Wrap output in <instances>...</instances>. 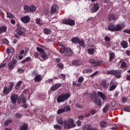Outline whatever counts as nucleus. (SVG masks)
Wrapping results in <instances>:
<instances>
[{"label":"nucleus","instance_id":"nucleus-51","mask_svg":"<svg viewBox=\"0 0 130 130\" xmlns=\"http://www.w3.org/2000/svg\"><path fill=\"white\" fill-rule=\"evenodd\" d=\"M17 73H18L19 74H22L24 73V70L22 68H19L17 69Z\"/></svg>","mask_w":130,"mask_h":130},{"label":"nucleus","instance_id":"nucleus-46","mask_svg":"<svg viewBox=\"0 0 130 130\" xmlns=\"http://www.w3.org/2000/svg\"><path fill=\"white\" fill-rule=\"evenodd\" d=\"M24 11H26V12H30V7L27 5H25L24 7Z\"/></svg>","mask_w":130,"mask_h":130},{"label":"nucleus","instance_id":"nucleus-62","mask_svg":"<svg viewBox=\"0 0 130 130\" xmlns=\"http://www.w3.org/2000/svg\"><path fill=\"white\" fill-rule=\"evenodd\" d=\"M15 117L17 118H20V117H21V114L18 113H17L16 115H15Z\"/></svg>","mask_w":130,"mask_h":130},{"label":"nucleus","instance_id":"nucleus-13","mask_svg":"<svg viewBox=\"0 0 130 130\" xmlns=\"http://www.w3.org/2000/svg\"><path fill=\"white\" fill-rule=\"evenodd\" d=\"M60 87H61V83H57L52 86L51 89L52 91H55V90H57V89L60 88Z\"/></svg>","mask_w":130,"mask_h":130},{"label":"nucleus","instance_id":"nucleus-50","mask_svg":"<svg viewBox=\"0 0 130 130\" xmlns=\"http://www.w3.org/2000/svg\"><path fill=\"white\" fill-rule=\"evenodd\" d=\"M54 128H55V129H61V126L59 125H54Z\"/></svg>","mask_w":130,"mask_h":130},{"label":"nucleus","instance_id":"nucleus-32","mask_svg":"<svg viewBox=\"0 0 130 130\" xmlns=\"http://www.w3.org/2000/svg\"><path fill=\"white\" fill-rule=\"evenodd\" d=\"M21 85H22V81H19L16 84V86L15 87L16 90H18V89H19V88H20V86H21Z\"/></svg>","mask_w":130,"mask_h":130},{"label":"nucleus","instance_id":"nucleus-24","mask_svg":"<svg viewBox=\"0 0 130 130\" xmlns=\"http://www.w3.org/2000/svg\"><path fill=\"white\" fill-rule=\"evenodd\" d=\"M121 30V25L120 24H117L115 26V32Z\"/></svg>","mask_w":130,"mask_h":130},{"label":"nucleus","instance_id":"nucleus-38","mask_svg":"<svg viewBox=\"0 0 130 130\" xmlns=\"http://www.w3.org/2000/svg\"><path fill=\"white\" fill-rule=\"evenodd\" d=\"M64 109V112H69V111H70L71 110V107L70 106L65 107L64 108H63Z\"/></svg>","mask_w":130,"mask_h":130},{"label":"nucleus","instance_id":"nucleus-34","mask_svg":"<svg viewBox=\"0 0 130 130\" xmlns=\"http://www.w3.org/2000/svg\"><path fill=\"white\" fill-rule=\"evenodd\" d=\"M20 100H21L22 103H26V101H27V98H26V96H23V95H22L20 97Z\"/></svg>","mask_w":130,"mask_h":130},{"label":"nucleus","instance_id":"nucleus-6","mask_svg":"<svg viewBox=\"0 0 130 130\" xmlns=\"http://www.w3.org/2000/svg\"><path fill=\"white\" fill-rule=\"evenodd\" d=\"M89 62H90L92 67H99L103 63L102 61H97L95 59H91L89 60Z\"/></svg>","mask_w":130,"mask_h":130},{"label":"nucleus","instance_id":"nucleus-45","mask_svg":"<svg viewBox=\"0 0 130 130\" xmlns=\"http://www.w3.org/2000/svg\"><path fill=\"white\" fill-rule=\"evenodd\" d=\"M7 17L8 18H10L11 19H13L14 18V15L10 12H7Z\"/></svg>","mask_w":130,"mask_h":130},{"label":"nucleus","instance_id":"nucleus-15","mask_svg":"<svg viewBox=\"0 0 130 130\" xmlns=\"http://www.w3.org/2000/svg\"><path fill=\"white\" fill-rule=\"evenodd\" d=\"M98 95L99 96V97L102 98L103 101H104L106 99V96L105 95V94L101 92V91L98 92Z\"/></svg>","mask_w":130,"mask_h":130},{"label":"nucleus","instance_id":"nucleus-21","mask_svg":"<svg viewBox=\"0 0 130 130\" xmlns=\"http://www.w3.org/2000/svg\"><path fill=\"white\" fill-rule=\"evenodd\" d=\"M109 55V61L110 62H111V61H112V59H113V57L115 56V54L113 52L110 51Z\"/></svg>","mask_w":130,"mask_h":130},{"label":"nucleus","instance_id":"nucleus-11","mask_svg":"<svg viewBox=\"0 0 130 130\" xmlns=\"http://www.w3.org/2000/svg\"><path fill=\"white\" fill-rule=\"evenodd\" d=\"M20 21L22 22L24 24H27L30 21V17L29 16H25L21 17L20 18Z\"/></svg>","mask_w":130,"mask_h":130},{"label":"nucleus","instance_id":"nucleus-42","mask_svg":"<svg viewBox=\"0 0 130 130\" xmlns=\"http://www.w3.org/2000/svg\"><path fill=\"white\" fill-rule=\"evenodd\" d=\"M88 53L89 54H90V55H92V54H93L94 53V49H88L87 50Z\"/></svg>","mask_w":130,"mask_h":130},{"label":"nucleus","instance_id":"nucleus-49","mask_svg":"<svg viewBox=\"0 0 130 130\" xmlns=\"http://www.w3.org/2000/svg\"><path fill=\"white\" fill-rule=\"evenodd\" d=\"M83 82H84V77H80L78 78V83H83Z\"/></svg>","mask_w":130,"mask_h":130},{"label":"nucleus","instance_id":"nucleus-57","mask_svg":"<svg viewBox=\"0 0 130 130\" xmlns=\"http://www.w3.org/2000/svg\"><path fill=\"white\" fill-rule=\"evenodd\" d=\"M105 40L107 42L110 41V38L108 36H106L105 37Z\"/></svg>","mask_w":130,"mask_h":130},{"label":"nucleus","instance_id":"nucleus-27","mask_svg":"<svg viewBox=\"0 0 130 130\" xmlns=\"http://www.w3.org/2000/svg\"><path fill=\"white\" fill-rule=\"evenodd\" d=\"M57 122L58 124H60L61 125L62 124H64V121L62 120V118H59L57 120Z\"/></svg>","mask_w":130,"mask_h":130},{"label":"nucleus","instance_id":"nucleus-48","mask_svg":"<svg viewBox=\"0 0 130 130\" xmlns=\"http://www.w3.org/2000/svg\"><path fill=\"white\" fill-rule=\"evenodd\" d=\"M16 32L17 33V34H18V35H23V31L21 30H20L19 29H17L16 30Z\"/></svg>","mask_w":130,"mask_h":130},{"label":"nucleus","instance_id":"nucleus-2","mask_svg":"<svg viewBox=\"0 0 130 130\" xmlns=\"http://www.w3.org/2000/svg\"><path fill=\"white\" fill-rule=\"evenodd\" d=\"M70 97H71V94L69 92L61 94L57 97V102L58 103H61L63 101H66V100H68Z\"/></svg>","mask_w":130,"mask_h":130},{"label":"nucleus","instance_id":"nucleus-36","mask_svg":"<svg viewBox=\"0 0 130 130\" xmlns=\"http://www.w3.org/2000/svg\"><path fill=\"white\" fill-rule=\"evenodd\" d=\"M28 128V125L25 124L23 125L20 126V130H27Z\"/></svg>","mask_w":130,"mask_h":130},{"label":"nucleus","instance_id":"nucleus-23","mask_svg":"<svg viewBox=\"0 0 130 130\" xmlns=\"http://www.w3.org/2000/svg\"><path fill=\"white\" fill-rule=\"evenodd\" d=\"M44 34H46V35H50V34L51 33V30H50L48 28H44Z\"/></svg>","mask_w":130,"mask_h":130},{"label":"nucleus","instance_id":"nucleus-33","mask_svg":"<svg viewBox=\"0 0 130 130\" xmlns=\"http://www.w3.org/2000/svg\"><path fill=\"white\" fill-rule=\"evenodd\" d=\"M37 8L34 5H32L29 7V11L30 12H35Z\"/></svg>","mask_w":130,"mask_h":130},{"label":"nucleus","instance_id":"nucleus-64","mask_svg":"<svg viewBox=\"0 0 130 130\" xmlns=\"http://www.w3.org/2000/svg\"><path fill=\"white\" fill-rule=\"evenodd\" d=\"M116 104V102H115V101H113L112 102V106L113 107H114V106H115Z\"/></svg>","mask_w":130,"mask_h":130},{"label":"nucleus","instance_id":"nucleus-16","mask_svg":"<svg viewBox=\"0 0 130 130\" xmlns=\"http://www.w3.org/2000/svg\"><path fill=\"white\" fill-rule=\"evenodd\" d=\"M101 85L104 88H105V89H107L108 86H109V84H107V82L105 80H103L101 81Z\"/></svg>","mask_w":130,"mask_h":130},{"label":"nucleus","instance_id":"nucleus-39","mask_svg":"<svg viewBox=\"0 0 130 130\" xmlns=\"http://www.w3.org/2000/svg\"><path fill=\"white\" fill-rule=\"evenodd\" d=\"M86 130H98L97 128L91 127V125L87 126Z\"/></svg>","mask_w":130,"mask_h":130},{"label":"nucleus","instance_id":"nucleus-4","mask_svg":"<svg viewBox=\"0 0 130 130\" xmlns=\"http://www.w3.org/2000/svg\"><path fill=\"white\" fill-rule=\"evenodd\" d=\"M91 96L93 99H94V102L96 105L98 106H101V104L102 103V101L101 99L97 96V93L93 92L91 94Z\"/></svg>","mask_w":130,"mask_h":130},{"label":"nucleus","instance_id":"nucleus-10","mask_svg":"<svg viewBox=\"0 0 130 130\" xmlns=\"http://www.w3.org/2000/svg\"><path fill=\"white\" fill-rule=\"evenodd\" d=\"M19 98V95L16 94H13L11 96V102L13 104H16L17 102V100H18V98Z\"/></svg>","mask_w":130,"mask_h":130},{"label":"nucleus","instance_id":"nucleus-5","mask_svg":"<svg viewBox=\"0 0 130 130\" xmlns=\"http://www.w3.org/2000/svg\"><path fill=\"white\" fill-rule=\"evenodd\" d=\"M37 50L40 52V55L43 59H48V55L45 53V51L41 48L37 47Z\"/></svg>","mask_w":130,"mask_h":130},{"label":"nucleus","instance_id":"nucleus-47","mask_svg":"<svg viewBox=\"0 0 130 130\" xmlns=\"http://www.w3.org/2000/svg\"><path fill=\"white\" fill-rule=\"evenodd\" d=\"M14 86H15V83L11 82L8 88L12 90H13V87H14Z\"/></svg>","mask_w":130,"mask_h":130},{"label":"nucleus","instance_id":"nucleus-61","mask_svg":"<svg viewBox=\"0 0 130 130\" xmlns=\"http://www.w3.org/2000/svg\"><path fill=\"white\" fill-rule=\"evenodd\" d=\"M86 73H89V74H91L92 72H93V70L92 69H86Z\"/></svg>","mask_w":130,"mask_h":130},{"label":"nucleus","instance_id":"nucleus-30","mask_svg":"<svg viewBox=\"0 0 130 130\" xmlns=\"http://www.w3.org/2000/svg\"><path fill=\"white\" fill-rule=\"evenodd\" d=\"M108 19L109 21H113V20H115V15L113 14H110L108 17Z\"/></svg>","mask_w":130,"mask_h":130},{"label":"nucleus","instance_id":"nucleus-41","mask_svg":"<svg viewBox=\"0 0 130 130\" xmlns=\"http://www.w3.org/2000/svg\"><path fill=\"white\" fill-rule=\"evenodd\" d=\"M36 23H37V24H38L40 26H42V22H41V20H40V19L39 18H37L36 19Z\"/></svg>","mask_w":130,"mask_h":130},{"label":"nucleus","instance_id":"nucleus-9","mask_svg":"<svg viewBox=\"0 0 130 130\" xmlns=\"http://www.w3.org/2000/svg\"><path fill=\"white\" fill-rule=\"evenodd\" d=\"M63 23L66 25H69L70 26H75L76 24L75 22V20H73L71 19H64L63 21Z\"/></svg>","mask_w":130,"mask_h":130},{"label":"nucleus","instance_id":"nucleus-40","mask_svg":"<svg viewBox=\"0 0 130 130\" xmlns=\"http://www.w3.org/2000/svg\"><path fill=\"white\" fill-rule=\"evenodd\" d=\"M12 121H13L12 120H7L5 121V126H8L9 124L12 123Z\"/></svg>","mask_w":130,"mask_h":130},{"label":"nucleus","instance_id":"nucleus-25","mask_svg":"<svg viewBox=\"0 0 130 130\" xmlns=\"http://www.w3.org/2000/svg\"><path fill=\"white\" fill-rule=\"evenodd\" d=\"M78 43L79 44V46H81L83 48H85V41L83 40L81 41L79 40Z\"/></svg>","mask_w":130,"mask_h":130},{"label":"nucleus","instance_id":"nucleus-17","mask_svg":"<svg viewBox=\"0 0 130 130\" xmlns=\"http://www.w3.org/2000/svg\"><path fill=\"white\" fill-rule=\"evenodd\" d=\"M110 85H111V87H110V89H109L110 91H113V90H115L116 89V85H114V82H113V81H111Z\"/></svg>","mask_w":130,"mask_h":130},{"label":"nucleus","instance_id":"nucleus-20","mask_svg":"<svg viewBox=\"0 0 130 130\" xmlns=\"http://www.w3.org/2000/svg\"><path fill=\"white\" fill-rule=\"evenodd\" d=\"M34 80L35 82L38 83L39 82H40L41 80H42V77L40 75H37L35 76Z\"/></svg>","mask_w":130,"mask_h":130},{"label":"nucleus","instance_id":"nucleus-55","mask_svg":"<svg viewBox=\"0 0 130 130\" xmlns=\"http://www.w3.org/2000/svg\"><path fill=\"white\" fill-rule=\"evenodd\" d=\"M85 116L84 115H79L78 116L79 119H80V120H83L85 118Z\"/></svg>","mask_w":130,"mask_h":130},{"label":"nucleus","instance_id":"nucleus-28","mask_svg":"<svg viewBox=\"0 0 130 130\" xmlns=\"http://www.w3.org/2000/svg\"><path fill=\"white\" fill-rule=\"evenodd\" d=\"M7 31V26H2L0 27V34L6 32Z\"/></svg>","mask_w":130,"mask_h":130},{"label":"nucleus","instance_id":"nucleus-43","mask_svg":"<svg viewBox=\"0 0 130 130\" xmlns=\"http://www.w3.org/2000/svg\"><path fill=\"white\" fill-rule=\"evenodd\" d=\"M63 112H64V109H63V108H61L58 110L57 113V114H61V113H63Z\"/></svg>","mask_w":130,"mask_h":130},{"label":"nucleus","instance_id":"nucleus-18","mask_svg":"<svg viewBox=\"0 0 130 130\" xmlns=\"http://www.w3.org/2000/svg\"><path fill=\"white\" fill-rule=\"evenodd\" d=\"M72 63L74 66H80L82 64V61L81 60H74L73 61Z\"/></svg>","mask_w":130,"mask_h":130},{"label":"nucleus","instance_id":"nucleus-3","mask_svg":"<svg viewBox=\"0 0 130 130\" xmlns=\"http://www.w3.org/2000/svg\"><path fill=\"white\" fill-rule=\"evenodd\" d=\"M121 73H122V71L119 70H112L107 71V73H108V75H113V76H115L117 79H119L120 77H121Z\"/></svg>","mask_w":130,"mask_h":130},{"label":"nucleus","instance_id":"nucleus-35","mask_svg":"<svg viewBox=\"0 0 130 130\" xmlns=\"http://www.w3.org/2000/svg\"><path fill=\"white\" fill-rule=\"evenodd\" d=\"M66 50H67V48H66V47L62 46L60 49V53H64Z\"/></svg>","mask_w":130,"mask_h":130},{"label":"nucleus","instance_id":"nucleus-54","mask_svg":"<svg viewBox=\"0 0 130 130\" xmlns=\"http://www.w3.org/2000/svg\"><path fill=\"white\" fill-rule=\"evenodd\" d=\"M75 106L77 108H80L82 109L83 108V106H81V105L79 104H76L75 105Z\"/></svg>","mask_w":130,"mask_h":130},{"label":"nucleus","instance_id":"nucleus-7","mask_svg":"<svg viewBox=\"0 0 130 130\" xmlns=\"http://www.w3.org/2000/svg\"><path fill=\"white\" fill-rule=\"evenodd\" d=\"M18 62L17 60L13 59L11 61H10L8 63V68L9 70H14L15 69V66Z\"/></svg>","mask_w":130,"mask_h":130},{"label":"nucleus","instance_id":"nucleus-37","mask_svg":"<svg viewBox=\"0 0 130 130\" xmlns=\"http://www.w3.org/2000/svg\"><path fill=\"white\" fill-rule=\"evenodd\" d=\"M121 69H126V62H122L121 66Z\"/></svg>","mask_w":130,"mask_h":130},{"label":"nucleus","instance_id":"nucleus-8","mask_svg":"<svg viewBox=\"0 0 130 130\" xmlns=\"http://www.w3.org/2000/svg\"><path fill=\"white\" fill-rule=\"evenodd\" d=\"M59 10V8H58V5L55 4L53 6H52L51 8V14H57V13H58V11Z\"/></svg>","mask_w":130,"mask_h":130},{"label":"nucleus","instance_id":"nucleus-12","mask_svg":"<svg viewBox=\"0 0 130 130\" xmlns=\"http://www.w3.org/2000/svg\"><path fill=\"white\" fill-rule=\"evenodd\" d=\"M99 10V4L98 3L94 4L91 8V13H95Z\"/></svg>","mask_w":130,"mask_h":130},{"label":"nucleus","instance_id":"nucleus-29","mask_svg":"<svg viewBox=\"0 0 130 130\" xmlns=\"http://www.w3.org/2000/svg\"><path fill=\"white\" fill-rule=\"evenodd\" d=\"M100 125L101 127H103V128H105V127L107 126V123L105 121H103L101 122Z\"/></svg>","mask_w":130,"mask_h":130},{"label":"nucleus","instance_id":"nucleus-56","mask_svg":"<svg viewBox=\"0 0 130 130\" xmlns=\"http://www.w3.org/2000/svg\"><path fill=\"white\" fill-rule=\"evenodd\" d=\"M76 123L78 126H81V125H82V122H81V121L80 120L77 121Z\"/></svg>","mask_w":130,"mask_h":130},{"label":"nucleus","instance_id":"nucleus-19","mask_svg":"<svg viewBox=\"0 0 130 130\" xmlns=\"http://www.w3.org/2000/svg\"><path fill=\"white\" fill-rule=\"evenodd\" d=\"M108 29L109 31H112V32H115V25L111 24L108 26Z\"/></svg>","mask_w":130,"mask_h":130},{"label":"nucleus","instance_id":"nucleus-59","mask_svg":"<svg viewBox=\"0 0 130 130\" xmlns=\"http://www.w3.org/2000/svg\"><path fill=\"white\" fill-rule=\"evenodd\" d=\"M123 32L124 33H127V34H130V29H125L124 30Z\"/></svg>","mask_w":130,"mask_h":130},{"label":"nucleus","instance_id":"nucleus-52","mask_svg":"<svg viewBox=\"0 0 130 130\" xmlns=\"http://www.w3.org/2000/svg\"><path fill=\"white\" fill-rule=\"evenodd\" d=\"M57 67L59 68V69H63V64L60 63L57 64Z\"/></svg>","mask_w":130,"mask_h":130},{"label":"nucleus","instance_id":"nucleus-60","mask_svg":"<svg viewBox=\"0 0 130 130\" xmlns=\"http://www.w3.org/2000/svg\"><path fill=\"white\" fill-rule=\"evenodd\" d=\"M124 111L126 112H130V108H125L124 109Z\"/></svg>","mask_w":130,"mask_h":130},{"label":"nucleus","instance_id":"nucleus-58","mask_svg":"<svg viewBox=\"0 0 130 130\" xmlns=\"http://www.w3.org/2000/svg\"><path fill=\"white\" fill-rule=\"evenodd\" d=\"M98 74V71H96L94 73L91 74L90 75V78H93V77H94V76H96Z\"/></svg>","mask_w":130,"mask_h":130},{"label":"nucleus","instance_id":"nucleus-14","mask_svg":"<svg viewBox=\"0 0 130 130\" xmlns=\"http://www.w3.org/2000/svg\"><path fill=\"white\" fill-rule=\"evenodd\" d=\"M65 55L66 56H71V55H73V51H72V49L70 48H68L65 53Z\"/></svg>","mask_w":130,"mask_h":130},{"label":"nucleus","instance_id":"nucleus-63","mask_svg":"<svg viewBox=\"0 0 130 130\" xmlns=\"http://www.w3.org/2000/svg\"><path fill=\"white\" fill-rule=\"evenodd\" d=\"M3 41L4 43H6V44H8V43H9V41L6 39H4L3 40Z\"/></svg>","mask_w":130,"mask_h":130},{"label":"nucleus","instance_id":"nucleus-1","mask_svg":"<svg viewBox=\"0 0 130 130\" xmlns=\"http://www.w3.org/2000/svg\"><path fill=\"white\" fill-rule=\"evenodd\" d=\"M76 127V124L74 123V120L72 118H69L68 120H64V128H72V127Z\"/></svg>","mask_w":130,"mask_h":130},{"label":"nucleus","instance_id":"nucleus-53","mask_svg":"<svg viewBox=\"0 0 130 130\" xmlns=\"http://www.w3.org/2000/svg\"><path fill=\"white\" fill-rule=\"evenodd\" d=\"M122 103H125V102H126V101H127V98H126V97H123V98H122Z\"/></svg>","mask_w":130,"mask_h":130},{"label":"nucleus","instance_id":"nucleus-22","mask_svg":"<svg viewBox=\"0 0 130 130\" xmlns=\"http://www.w3.org/2000/svg\"><path fill=\"white\" fill-rule=\"evenodd\" d=\"M10 92H12L11 89H10V88H9V87H5L4 89H3V93L4 94H9V93H10Z\"/></svg>","mask_w":130,"mask_h":130},{"label":"nucleus","instance_id":"nucleus-44","mask_svg":"<svg viewBox=\"0 0 130 130\" xmlns=\"http://www.w3.org/2000/svg\"><path fill=\"white\" fill-rule=\"evenodd\" d=\"M109 109V105H107L103 109V111L105 113H106V112Z\"/></svg>","mask_w":130,"mask_h":130},{"label":"nucleus","instance_id":"nucleus-26","mask_svg":"<svg viewBox=\"0 0 130 130\" xmlns=\"http://www.w3.org/2000/svg\"><path fill=\"white\" fill-rule=\"evenodd\" d=\"M71 41H72L73 43H75V44H77L79 43V41H80V39L78 38H73L71 39Z\"/></svg>","mask_w":130,"mask_h":130},{"label":"nucleus","instance_id":"nucleus-31","mask_svg":"<svg viewBox=\"0 0 130 130\" xmlns=\"http://www.w3.org/2000/svg\"><path fill=\"white\" fill-rule=\"evenodd\" d=\"M121 46L123 48H127V43L125 41H123L121 43Z\"/></svg>","mask_w":130,"mask_h":130}]
</instances>
